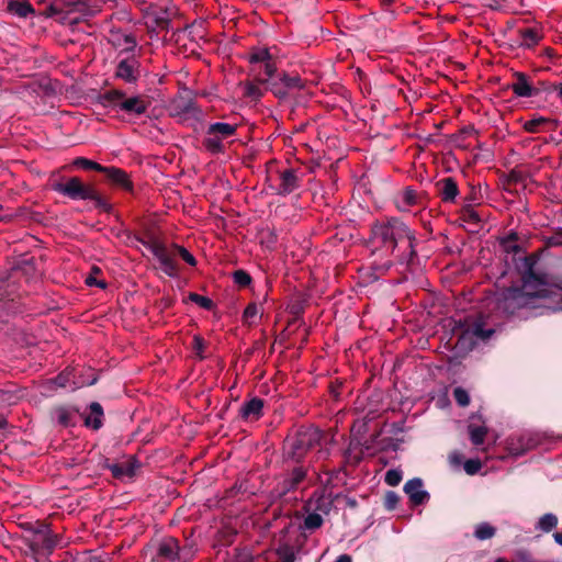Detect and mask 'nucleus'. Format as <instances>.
Wrapping results in <instances>:
<instances>
[{
  "label": "nucleus",
  "instance_id": "1",
  "mask_svg": "<svg viewBox=\"0 0 562 562\" xmlns=\"http://www.w3.org/2000/svg\"><path fill=\"white\" fill-rule=\"evenodd\" d=\"M414 240L413 232L397 220L376 223L371 229V243L374 250L381 247L385 255H392L396 246L404 241H406L408 248L413 249Z\"/></svg>",
  "mask_w": 562,
  "mask_h": 562
},
{
  "label": "nucleus",
  "instance_id": "2",
  "mask_svg": "<svg viewBox=\"0 0 562 562\" xmlns=\"http://www.w3.org/2000/svg\"><path fill=\"white\" fill-rule=\"evenodd\" d=\"M102 104L117 112H123L130 117L144 115L151 102L144 94L126 95L123 90L112 89L101 95Z\"/></svg>",
  "mask_w": 562,
  "mask_h": 562
},
{
  "label": "nucleus",
  "instance_id": "3",
  "mask_svg": "<svg viewBox=\"0 0 562 562\" xmlns=\"http://www.w3.org/2000/svg\"><path fill=\"white\" fill-rule=\"evenodd\" d=\"M249 76L258 83H267L277 71V64L266 47L252 48L247 57Z\"/></svg>",
  "mask_w": 562,
  "mask_h": 562
},
{
  "label": "nucleus",
  "instance_id": "4",
  "mask_svg": "<svg viewBox=\"0 0 562 562\" xmlns=\"http://www.w3.org/2000/svg\"><path fill=\"white\" fill-rule=\"evenodd\" d=\"M158 260L160 269L169 277L178 274L177 245H166L158 238L142 241Z\"/></svg>",
  "mask_w": 562,
  "mask_h": 562
},
{
  "label": "nucleus",
  "instance_id": "5",
  "mask_svg": "<svg viewBox=\"0 0 562 562\" xmlns=\"http://www.w3.org/2000/svg\"><path fill=\"white\" fill-rule=\"evenodd\" d=\"M521 289L525 290L532 299L546 297L551 293V286L553 281L546 273H539L533 269V263L527 261V269L521 276ZM559 289H562L561 284H555Z\"/></svg>",
  "mask_w": 562,
  "mask_h": 562
},
{
  "label": "nucleus",
  "instance_id": "6",
  "mask_svg": "<svg viewBox=\"0 0 562 562\" xmlns=\"http://www.w3.org/2000/svg\"><path fill=\"white\" fill-rule=\"evenodd\" d=\"M237 131L236 124L216 122L209 125L206 137L203 142L205 148L212 154L224 151L223 140L234 136Z\"/></svg>",
  "mask_w": 562,
  "mask_h": 562
},
{
  "label": "nucleus",
  "instance_id": "7",
  "mask_svg": "<svg viewBox=\"0 0 562 562\" xmlns=\"http://www.w3.org/2000/svg\"><path fill=\"white\" fill-rule=\"evenodd\" d=\"M533 299L521 288L505 289L497 299V307L506 314H515L517 311L528 307Z\"/></svg>",
  "mask_w": 562,
  "mask_h": 562
},
{
  "label": "nucleus",
  "instance_id": "8",
  "mask_svg": "<svg viewBox=\"0 0 562 562\" xmlns=\"http://www.w3.org/2000/svg\"><path fill=\"white\" fill-rule=\"evenodd\" d=\"M54 190L72 200H92L97 196L95 190L86 186L77 177L70 178L66 183H57Z\"/></svg>",
  "mask_w": 562,
  "mask_h": 562
},
{
  "label": "nucleus",
  "instance_id": "9",
  "mask_svg": "<svg viewBox=\"0 0 562 562\" xmlns=\"http://www.w3.org/2000/svg\"><path fill=\"white\" fill-rule=\"evenodd\" d=\"M514 81L509 88L518 98H531L539 94V90L533 86L532 80L525 72L516 71L513 75Z\"/></svg>",
  "mask_w": 562,
  "mask_h": 562
},
{
  "label": "nucleus",
  "instance_id": "10",
  "mask_svg": "<svg viewBox=\"0 0 562 562\" xmlns=\"http://www.w3.org/2000/svg\"><path fill=\"white\" fill-rule=\"evenodd\" d=\"M115 77L126 83H135L139 78V61L135 57H127L119 61Z\"/></svg>",
  "mask_w": 562,
  "mask_h": 562
},
{
  "label": "nucleus",
  "instance_id": "11",
  "mask_svg": "<svg viewBox=\"0 0 562 562\" xmlns=\"http://www.w3.org/2000/svg\"><path fill=\"white\" fill-rule=\"evenodd\" d=\"M519 46L533 48L543 40V29L540 25L521 27L517 31Z\"/></svg>",
  "mask_w": 562,
  "mask_h": 562
},
{
  "label": "nucleus",
  "instance_id": "12",
  "mask_svg": "<svg viewBox=\"0 0 562 562\" xmlns=\"http://www.w3.org/2000/svg\"><path fill=\"white\" fill-rule=\"evenodd\" d=\"M324 438L325 432L322 431L319 428L308 427L299 434L297 448L308 450L315 447H321Z\"/></svg>",
  "mask_w": 562,
  "mask_h": 562
},
{
  "label": "nucleus",
  "instance_id": "13",
  "mask_svg": "<svg viewBox=\"0 0 562 562\" xmlns=\"http://www.w3.org/2000/svg\"><path fill=\"white\" fill-rule=\"evenodd\" d=\"M507 450L510 454L521 456L525 452L529 451L533 448V440L525 434H514L512 435L507 441Z\"/></svg>",
  "mask_w": 562,
  "mask_h": 562
},
{
  "label": "nucleus",
  "instance_id": "14",
  "mask_svg": "<svg viewBox=\"0 0 562 562\" xmlns=\"http://www.w3.org/2000/svg\"><path fill=\"white\" fill-rule=\"evenodd\" d=\"M101 172L106 176L108 180L111 183H113L126 191L133 190V182L131 181L126 171H124L123 169L116 168V167L103 166V170Z\"/></svg>",
  "mask_w": 562,
  "mask_h": 562
},
{
  "label": "nucleus",
  "instance_id": "15",
  "mask_svg": "<svg viewBox=\"0 0 562 562\" xmlns=\"http://www.w3.org/2000/svg\"><path fill=\"white\" fill-rule=\"evenodd\" d=\"M404 491L414 505H420L428 499V493L423 490V483L419 479L406 482Z\"/></svg>",
  "mask_w": 562,
  "mask_h": 562
},
{
  "label": "nucleus",
  "instance_id": "16",
  "mask_svg": "<svg viewBox=\"0 0 562 562\" xmlns=\"http://www.w3.org/2000/svg\"><path fill=\"white\" fill-rule=\"evenodd\" d=\"M263 401L258 397H254L250 401L243 404L239 409V416L244 420H258L262 416Z\"/></svg>",
  "mask_w": 562,
  "mask_h": 562
},
{
  "label": "nucleus",
  "instance_id": "17",
  "mask_svg": "<svg viewBox=\"0 0 562 562\" xmlns=\"http://www.w3.org/2000/svg\"><path fill=\"white\" fill-rule=\"evenodd\" d=\"M299 184L300 179L294 169H284L280 172V184L278 188L280 194H290L299 188Z\"/></svg>",
  "mask_w": 562,
  "mask_h": 562
},
{
  "label": "nucleus",
  "instance_id": "18",
  "mask_svg": "<svg viewBox=\"0 0 562 562\" xmlns=\"http://www.w3.org/2000/svg\"><path fill=\"white\" fill-rule=\"evenodd\" d=\"M440 198L443 202H453L459 194V188L456 180L451 177L443 178L437 183Z\"/></svg>",
  "mask_w": 562,
  "mask_h": 562
},
{
  "label": "nucleus",
  "instance_id": "19",
  "mask_svg": "<svg viewBox=\"0 0 562 562\" xmlns=\"http://www.w3.org/2000/svg\"><path fill=\"white\" fill-rule=\"evenodd\" d=\"M136 468L137 464L133 458L110 467L113 476L120 480L132 479L135 475Z\"/></svg>",
  "mask_w": 562,
  "mask_h": 562
},
{
  "label": "nucleus",
  "instance_id": "20",
  "mask_svg": "<svg viewBox=\"0 0 562 562\" xmlns=\"http://www.w3.org/2000/svg\"><path fill=\"white\" fill-rule=\"evenodd\" d=\"M103 424L102 406L93 402L89 406V412L85 415V426L94 430L99 429Z\"/></svg>",
  "mask_w": 562,
  "mask_h": 562
},
{
  "label": "nucleus",
  "instance_id": "21",
  "mask_svg": "<svg viewBox=\"0 0 562 562\" xmlns=\"http://www.w3.org/2000/svg\"><path fill=\"white\" fill-rule=\"evenodd\" d=\"M49 387L56 390L58 387H66L71 385L72 389L78 387V383L74 381V369L66 368L55 379L48 381Z\"/></svg>",
  "mask_w": 562,
  "mask_h": 562
},
{
  "label": "nucleus",
  "instance_id": "22",
  "mask_svg": "<svg viewBox=\"0 0 562 562\" xmlns=\"http://www.w3.org/2000/svg\"><path fill=\"white\" fill-rule=\"evenodd\" d=\"M559 524V518L553 513H547L539 517L535 525L536 531L542 532V533H549L553 531Z\"/></svg>",
  "mask_w": 562,
  "mask_h": 562
},
{
  "label": "nucleus",
  "instance_id": "23",
  "mask_svg": "<svg viewBox=\"0 0 562 562\" xmlns=\"http://www.w3.org/2000/svg\"><path fill=\"white\" fill-rule=\"evenodd\" d=\"M487 431H488V429L485 425H477V424L471 423L468 426V434H469L470 440H471L472 445L477 448L484 443Z\"/></svg>",
  "mask_w": 562,
  "mask_h": 562
},
{
  "label": "nucleus",
  "instance_id": "24",
  "mask_svg": "<svg viewBox=\"0 0 562 562\" xmlns=\"http://www.w3.org/2000/svg\"><path fill=\"white\" fill-rule=\"evenodd\" d=\"M8 11L20 18H26L34 13L32 4L26 0H11L8 3Z\"/></svg>",
  "mask_w": 562,
  "mask_h": 562
},
{
  "label": "nucleus",
  "instance_id": "25",
  "mask_svg": "<svg viewBox=\"0 0 562 562\" xmlns=\"http://www.w3.org/2000/svg\"><path fill=\"white\" fill-rule=\"evenodd\" d=\"M170 114L172 116H177L180 119H186L189 115H194L198 113V109L192 102H186L183 105H180L178 102H173L170 108Z\"/></svg>",
  "mask_w": 562,
  "mask_h": 562
},
{
  "label": "nucleus",
  "instance_id": "26",
  "mask_svg": "<svg viewBox=\"0 0 562 562\" xmlns=\"http://www.w3.org/2000/svg\"><path fill=\"white\" fill-rule=\"evenodd\" d=\"M552 123V120L544 116H535L522 124L524 131L527 133H540L543 127Z\"/></svg>",
  "mask_w": 562,
  "mask_h": 562
},
{
  "label": "nucleus",
  "instance_id": "27",
  "mask_svg": "<svg viewBox=\"0 0 562 562\" xmlns=\"http://www.w3.org/2000/svg\"><path fill=\"white\" fill-rule=\"evenodd\" d=\"M417 204V193L412 188H405L397 198L398 209L406 210L409 206Z\"/></svg>",
  "mask_w": 562,
  "mask_h": 562
},
{
  "label": "nucleus",
  "instance_id": "28",
  "mask_svg": "<svg viewBox=\"0 0 562 562\" xmlns=\"http://www.w3.org/2000/svg\"><path fill=\"white\" fill-rule=\"evenodd\" d=\"M262 314L261 307L257 303H249L243 313V322L246 325H254Z\"/></svg>",
  "mask_w": 562,
  "mask_h": 562
},
{
  "label": "nucleus",
  "instance_id": "29",
  "mask_svg": "<svg viewBox=\"0 0 562 562\" xmlns=\"http://www.w3.org/2000/svg\"><path fill=\"white\" fill-rule=\"evenodd\" d=\"M473 535L481 541L492 539L496 535V528L490 522H480L475 526Z\"/></svg>",
  "mask_w": 562,
  "mask_h": 562
},
{
  "label": "nucleus",
  "instance_id": "30",
  "mask_svg": "<svg viewBox=\"0 0 562 562\" xmlns=\"http://www.w3.org/2000/svg\"><path fill=\"white\" fill-rule=\"evenodd\" d=\"M145 24L148 29H165L167 20L162 16H158L154 9H150L144 14Z\"/></svg>",
  "mask_w": 562,
  "mask_h": 562
},
{
  "label": "nucleus",
  "instance_id": "31",
  "mask_svg": "<svg viewBox=\"0 0 562 562\" xmlns=\"http://www.w3.org/2000/svg\"><path fill=\"white\" fill-rule=\"evenodd\" d=\"M306 477V470L302 467L294 468L286 481V490H295Z\"/></svg>",
  "mask_w": 562,
  "mask_h": 562
},
{
  "label": "nucleus",
  "instance_id": "32",
  "mask_svg": "<svg viewBox=\"0 0 562 562\" xmlns=\"http://www.w3.org/2000/svg\"><path fill=\"white\" fill-rule=\"evenodd\" d=\"M72 166L76 168H81L85 170H94L98 172H101L103 170L102 165L85 157H77L76 159H74Z\"/></svg>",
  "mask_w": 562,
  "mask_h": 562
},
{
  "label": "nucleus",
  "instance_id": "33",
  "mask_svg": "<svg viewBox=\"0 0 562 562\" xmlns=\"http://www.w3.org/2000/svg\"><path fill=\"white\" fill-rule=\"evenodd\" d=\"M468 331H470L473 336L480 339H487L494 333L493 329H485L482 321H477L474 324H472Z\"/></svg>",
  "mask_w": 562,
  "mask_h": 562
},
{
  "label": "nucleus",
  "instance_id": "34",
  "mask_svg": "<svg viewBox=\"0 0 562 562\" xmlns=\"http://www.w3.org/2000/svg\"><path fill=\"white\" fill-rule=\"evenodd\" d=\"M460 218L469 224L477 225L481 222L479 213L470 205L461 210Z\"/></svg>",
  "mask_w": 562,
  "mask_h": 562
},
{
  "label": "nucleus",
  "instance_id": "35",
  "mask_svg": "<svg viewBox=\"0 0 562 562\" xmlns=\"http://www.w3.org/2000/svg\"><path fill=\"white\" fill-rule=\"evenodd\" d=\"M518 236L516 233L512 232L504 238H502L501 244L508 252H517L519 250V246L517 245Z\"/></svg>",
  "mask_w": 562,
  "mask_h": 562
},
{
  "label": "nucleus",
  "instance_id": "36",
  "mask_svg": "<svg viewBox=\"0 0 562 562\" xmlns=\"http://www.w3.org/2000/svg\"><path fill=\"white\" fill-rule=\"evenodd\" d=\"M522 181V173L518 170H512L504 182V189L512 192L514 187Z\"/></svg>",
  "mask_w": 562,
  "mask_h": 562
},
{
  "label": "nucleus",
  "instance_id": "37",
  "mask_svg": "<svg viewBox=\"0 0 562 562\" xmlns=\"http://www.w3.org/2000/svg\"><path fill=\"white\" fill-rule=\"evenodd\" d=\"M189 300L206 311L212 310L214 306V303L210 297L200 295L198 293H190Z\"/></svg>",
  "mask_w": 562,
  "mask_h": 562
},
{
  "label": "nucleus",
  "instance_id": "38",
  "mask_svg": "<svg viewBox=\"0 0 562 562\" xmlns=\"http://www.w3.org/2000/svg\"><path fill=\"white\" fill-rule=\"evenodd\" d=\"M453 397L457 404L461 407H467L470 404V395L468 391L461 386L453 390Z\"/></svg>",
  "mask_w": 562,
  "mask_h": 562
},
{
  "label": "nucleus",
  "instance_id": "39",
  "mask_svg": "<svg viewBox=\"0 0 562 562\" xmlns=\"http://www.w3.org/2000/svg\"><path fill=\"white\" fill-rule=\"evenodd\" d=\"M323 525V518L317 513L308 514L304 519V527L310 530L319 528Z\"/></svg>",
  "mask_w": 562,
  "mask_h": 562
},
{
  "label": "nucleus",
  "instance_id": "40",
  "mask_svg": "<svg viewBox=\"0 0 562 562\" xmlns=\"http://www.w3.org/2000/svg\"><path fill=\"white\" fill-rule=\"evenodd\" d=\"M495 2L494 8L506 10V11H516L520 8V0H493Z\"/></svg>",
  "mask_w": 562,
  "mask_h": 562
},
{
  "label": "nucleus",
  "instance_id": "41",
  "mask_svg": "<svg viewBox=\"0 0 562 562\" xmlns=\"http://www.w3.org/2000/svg\"><path fill=\"white\" fill-rule=\"evenodd\" d=\"M258 85L259 83L256 82L254 79H252V81H247L245 83L246 95L255 98V99H259L262 95V91Z\"/></svg>",
  "mask_w": 562,
  "mask_h": 562
},
{
  "label": "nucleus",
  "instance_id": "42",
  "mask_svg": "<svg viewBox=\"0 0 562 562\" xmlns=\"http://www.w3.org/2000/svg\"><path fill=\"white\" fill-rule=\"evenodd\" d=\"M463 469L467 474L474 475L482 469L480 459H469L463 463Z\"/></svg>",
  "mask_w": 562,
  "mask_h": 562
},
{
  "label": "nucleus",
  "instance_id": "43",
  "mask_svg": "<svg viewBox=\"0 0 562 562\" xmlns=\"http://www.w3.org/2000/svg\"><path fill=\"white\" fill-rule=\"evenodd\" d=\"M384 481L390 486H396L402 481V472L395 469H391L385 473Z\"/></svg>",
  "mask_w": 562,
  "mask_h": 562
},
{
  "label": "nucleus",
  "instance_id": "44",
  "mask_svg": "<svg viewBox=\"0 0 562 562\" xmlns=\"http://www.w3.org/2000/svg\"><path fill=\"white\" fill-rule=\"evenodd\" d=\"M192 349L196 357L200 359L204 358L205 342L204 339L200 336H194L192 339Z\"/></svg>",
  "mask_w": 562,
  "mask_h": 562
},
{
  "label": "nucleus",
  "instance_id": "45",
  "mask_svg": "<svg viewBox=\"0 0 562 562\" xmlns=\"http://www.w3.org/2000/svg\"><path fill=\"white\" fill-rule=\"evenodd\" d=\"M235 283L240 286H247L251 283V277L244 270H237L233 274Z\"/></svg>",
  "mask_w": 562,
  "mask_h": 562
},
{
  "label": "nucleus",
  "instance_id": "46",
  "mask_svg": "<svg viewBox=\"0 0 562 562\" xmlns=\"http://www.w3.org/2000/svg\"><path fill=\"white\" fill-rule=\"evenodd\" d=\"M277 555L281 559V562H294V553L288 546L279 547Z\"/></svg>",
  "mask_w": 562,
  "mask_h": 562
},
{
  "label": "nucleus",
  "instance_id": "47",
  "mask_svg": "<svg viewBox=\"0 0 562 562\" xmlns=\"http://www.w3.org/2000/svg\"><path fill=\"white\" fill-rule=\"evenodd\" d=\"M177 257H181L190 266H195L196 260L193 255L182 246L177 245Z\"/></svg>",
  "mask_w": 562,
  "mask_h": 562
},
{
  "label": "nucleus",
  "instance_id": "48",
  "mask_svg": "<svg viewBox=\"0 0 562 562\" xmlns=\"http://www.w3.org/2000/svg\"><path fill=\"white\" fill-rule=\"evenodd\" d=\"M284 85L288 88H303L302 79L300 77H286L284 78Z\"/></svg>",
  "mask_w": 562,
  "mask_h": 562
},
{
  "label": "nucleus",
  "instance_id": "49",
  "mask_svg": "<svg viewBox=\"0 0 562 562\" xmlns=\"http://www.w3.org/2000/svg\"><path fill=\"white\" fill-rule=\"evenodd\" d=\"M463 460V456L459 451H453L449 454V462L452 467H460Z\"/></svg>",
  "mask_w": 562,
  "mask_h": 562
},
{
  "label": "nucleus",
  "instance_id": "50",
  "mask_svg": "<svg viewBox=\"0 0 562 562\" xmlns=\"http://www.w3.org/2000/svg\"><path fill=\"white\" fill-rule=\"evenodd\" d=\"M86 284L89 285V286H98V288H101V289H105V286H106V283L104 281L97 280V278L93 274H90V276L87 277Z\"/></svg>",
  "mask_w": 562,
  "mask_h": 562
},
{
  "label": "nucleus",
  "instance_id": "51",
  "mask_svg": "<svg viewBox=\"0 0 562 562\" xmlns=\"http://www.w3.org/2000/svg\"><path fill=\"white\" fill-rule=\"evenodd\" d=\"M386 498H387V502H389V507L393 508L395 503L397 502L396 494L393 493V492H390V493H387Z\"/></svg>",
  "mask_w": 562,
  "mask_h": 562
},
{
  "label": "nucleus",
  "instance_id": "52",
  "mask_svg": "<svg viewBox=\"0 0 562 562\" xmlns=\"http://www.w3.org/2000/svg\"><path fill=\"white\" fill-rule=\"evenodd\" d=\"M552 537L554 539V542L557 544H559L560 547H562V530H559V531H554L552 533Z\"/></svg>",
  "mask_w": 562,
  "mask_h": 562
},
{
  "label": "nucleus",
  "instance_id": "53",
  "mask_svg": "<svg viewBox=\"0 0 562 562\" xmlns=\"http://www.w3.org/2000/svg\"><path fill=\"white\" fill-rule=\"evenodd\" d=\"M334 562H352V559L349 554H341Z\"/></svg>",
  "mask_w": 562,
  "mask_h": 562
},
{
  "label": "nucleus",
  "instance_id": "54",
  "mask_svg": "<svg viewBox=\"0 0 562 562\" xmlns=\"http://www.w3.org/2000/svg\"><path fill=\"white\" fill-rule=\"evenodd\" d=\"M544 55L548 56L549 58H553L555 56L554 50L550 47H547L544 49Z\"/></svg>",
  "mask_w": 562,
  "mask_h": 562
},
{
  "label": "nucleus",
  "instance_id": "55",
  "mask_svg": "<svg viewBox=\"0 0 562 562\" xmlns=\"http://www.w3.org/2000/svg\"><path fill=\"white\" fill-rule=\"evenodd\" d=\"M554 90L557 91L558 97L562 100V82H561V83H559V85H557V86L554 87Z\"/></svg>",
  "mask_w": 562,
  "mask_h": 562
},
{
  "label": "nucleus",
  "instance_id": "56",
  "mask_svg": "<svg viewBox=\"0 0 562 562\" xmlns=\"http://www.w3.org/2000/svg\"><path fill=\"white\" fill-rule=\"evenodd\" d=\"M8 425L7 419L3 416H0V429L5 428Z\"/></svg>",
  "mask_w": 562,
  "mask_h": 562
},
{
  "label": "nucleus",
  "instance_id": "57",
  "mask_svg": "<svg viewBox=\"0 0 562 562\" xmlns=\"http://www.w3.org/2000/svg\"><path fill=\"white\" fill-rule=\"evenodd\" d=\"M125 42L128 46L133 47L135 45V41L131 36L125 37Z\"/></svg>",
  "mask_w": 562,
  "mask_h": 562
},
{
  "label": "nucleus",
  "instance_id": "58",
  "mask_svg": "<svg viewBox=\"0 0 562 562\" xmlns=\"http://www.w3.org/2000/svg\"><path fill=\"white\" fill-rule=\"evenodd\" d=\"M47 547L53 549L55 547V542L49 540L48 543H47Z\"/></svg>",
  "mask_w": 562,
  "mask_h": 562
},
{
  "label": "nucleus",
  "instance_id": "59",
  "mask_svg": "<svg viewBox=\"0 0 562 562\" xmlns=\"http://www.w3.org/2000/svg\"><path fill=\"white\" fill-rule=\"evenodd\" d=\"M393 2H394V0H383V3L387 4V5L392 4Z\"/></svg>",
  "mask_w": 562,
  "mask_h": 562
},
{
  "label": "nucleus",
  "instance_id": "60",
  "mask_svg": "<svg viewBox=\"0 0 562 562\" xmlns=\"http://www.w3.org/2000/svg\"><path fill=\"white\" fill-rule=\"evenodd\" d=\"M495 562H508V561L504 558H498Z\"/></svg>",
  "mask_w": 562,
  "mask_h": 562
},
{
  "label": "nucleus",
  "instance_id": "61",
  "mask_svg": "<svg viewBox=\"0 0 562 562\" xmlns=\"http://www.w3.org/2000/svg\"><path fill=\"white\" fill-rule=\"evenodd\" d=\"M480 450H481V451H483V452H486V451H487V448H486V447H483V448H481Z\"/></svg>",
  "mask_w": 562,
  "mask_h": 562
},
{
  "label": "nucleus",
  "instance_id": "62",
  "mask_svg": "<svg viewBox=\"0 0 562 562\" xmlns=\"http://www.w3.org/2000/svg\"><path fill=\"white\" fill-rule=\"evenodd\" d=\"M92 271H93V272H99L100 270H99V268H95V267H94V268L92 269Z\"/></svg>",
  "mask_w": 562,
  "mask_h": 562
}]
</instances>
